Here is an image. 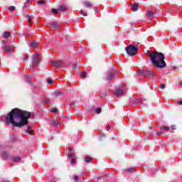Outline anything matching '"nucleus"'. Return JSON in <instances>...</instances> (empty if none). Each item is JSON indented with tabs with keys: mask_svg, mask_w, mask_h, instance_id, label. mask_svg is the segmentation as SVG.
I'll use <instances>...</instances> for the list:
<instances>
[{
	"mask_svg": "<svg viewBox=\"0 0 182 182\" xmlns=\"http://www.w3.org/2000/svg\"><path fill=\"white\" fill-rule=\"evenodd\" d=\"M30 117V112L15 108L6 117V123L7 124H11L14 127L21 128L26 126L29 123L28 120H29Z\"/></svg>",
	"mask_w": 182,
	"mask_h": 182,
	"instance_id": "obj_1",
	"label": "nucleus"
},
{
	"mask_svg": "<svg viewBox=\"0 0 182 182\" xmlns=\"http://www.w3.org/2000/svg\"><path fill=\"white\" fill-rule=\"evenodd\" d=\"M148 56H149L151 62L155 68H158L159 69L166 68V61H164V54L159 52H149Z\"/></svg>",
	"mask_w": 182,
	"mask_h": 182,
	"instance_id": "obj_2",
	"label": "nucleus"
},
{
	"mask_svg": "<svg viewBox=\"0 0 182 182\" xmlns=\"http://www.w3.org/2000/svg\"><path fill=\"white\" fill-rule=\"evenodd\" d=\"M126 52L127 55H129V56H134L136 53H137V51L139 50V48L133 45H130L127 46L126 48Z\"/></svg>",
	"mask_w": 182,
	"mask_h": 182,
	"instance_id": "obj_3",
	"label": "nucleus"
},
{
	"mask_svg": "<svg viewBox=\"0 0 182 182\" xmlns=\"http://www.w3.org/2000/svg\"><path fill=\"white\" fill-rule=\"evenodd\" d=\"M124 92L126 90L124 89V85H122L120 88L114 91L115 96L119 97L120 96H123L124 95Z\"/></svg>",
	"mask_w": 182,
	"mask_h": 182,
	"instance_id": "obj_4",
	"label": "nucleus"
},
{
	"mask_svg": "<svg viewBox=\"0 0 182 182\" xmlns=\"http://www.w3.org/2000/svg\"><path fill=\"white\" fill-rule=\"evenodd\" d=\"M38 64H39V56L35 54L33 56V66H37Z\"/></svg>",
	"mask_w": 182,
	"mask_h": 182,
	"instance_id": "obj_5",
	"label": "nucleus"
},
{
	"mask_svg": "<svg viewBox=\"0 0 182 182\" xmlns=\"http://www.w3.org/2000/svg\"><path fill=\"white\" fill-rule=\"evenodd\" d=\"M166 130V132H168L170 130V128L168 127H163L160 128V132L156 133V136H161V134H164L163 131Z\"/></svg>",
	"mask_w": 182,
	"mask_h": 182,
	"instance_id": "obj_6",
	"label": "nucleus"
},
{
	"mask_svg": "<svg viewBox=\"0 0 182 182\" xmlns=\"http://www.w3.org/2000/svg\"><path fill=\"white\" fill-rule=\"evenodd\" d=\"M48 26H49V28H51L52 29H56L57 28H59L60 26V24L57 23H48Z\"/></svg>",
	"mask_w": 182,
	"mask_h": 182,
	"instance_id": "obj_7",
	"label": "nucleus"
},
{
	"mask_svg": "<svg viewBox=\"0 0 182 182\" xmlns=\"http://www.w3.org/2000/svg\"><path fill=\"white\" fill-rule=\"evenodd\" d=\"M4 50H6V52H11L12 50H14V47L13 46H4Z\"/></svg>",
	"mask_w": 182,
	"mask_h": 182,
	"instance_id": "obj_8",
	"label": "nucleus"
},
{
	"mask_svg": "<svg viewBox=\"0 0 182 182\" xmlns=\"http://www.w3.org/2000/svg\"><path fill=\"white\" fill-rule=\"evenodd\" d=\"M53 66L55 68H60L62 66V62L60 61H54L52 63Z\"/></svg>",
	"mask_w": 182,
	"mask_h": 182,
	"instance_id": "obj_9",
	"label": "nucleus"
},
{
	"mask_svg": "<svg viewBox=\"0 0 182 182\" xmlns=\"http://www.w3.org/2000/svg\"><path fill=\"white\" fill-rule=\"evenodd\" d=\"M26 133H27V134H30L31 136H33V130H32V127H28L26 131Z\"/></svg>",
	"mask_w": 182,
	"mask_h": 182,
	"instance_id": "obj_10",
	"label": "nucleus"
},
{
	"mask_svg": "<svg viewBox=\"0 0 182 182\" xmlns=\"http://www.w3.org/2000/svg\"><path fill=\"white\" fill-rule=\"evenodd\" d=\"M156 14V10L148 11L146 12L147 16H154Z\"/></svg>",
	"mask_w": 182,
	"mask_h": 182,
	"instance_id": "obj_11",
	"label": "nucleus"
},
{
	"mask_svg": "<svg viewBox=\"0 0 182 182\" xmlns=\"http://www.w3.org/2000/svg\"><path fill=\"white\" fill-rule=\"evenodd\" d=\"M9 36H11V33L8 31H4L2 34V38H4V39H6L9 38Z\"/></svg>",
	"mask_w": 182,
	"mask_h": 182,
	"instance_id": "obj_12",
	"label": "nucleus"
},
{
	"mask_svg": "<svg viewBox=\"0 0 182 182\" xmlns=\"http://www.w3.org/2000/svg\"><path fill=\"white\" fill-rule=\"evenodd\" d=\"M114 77V72L109 73L108 75L107 76V79L108 80H112Z\"/></svg>",
	"mask_w": 182,
	"mask_h": 182,
	"instance_id": "obj_13",
	"label": "nucleus"
},
{
	"mask_svg": "<svg viewBox=\"0 0 182 182\" xmlns=\"http://www.w3.org/2000/svg\"><path fill=\"white\" fill-rule=\"evenodd\" d=\"M66 10H68V6L65 5L60 6L58 9V11H66Z\"/></svg>",
	"mask_w": 182,
	"mask_h": 182,
	"instance_id": "obj_14",
	"label": "nucleus"
},
{
	"mask_svg": "<svg viewBox=\"0 0 182 182\" xmlns=\"http://www.w3.org/2000/svg\"><path fill=\"white\" fill-rule=\"evenodd\" d=\"M83 5L85 8H90V6H92V3H90V1H85Z\"/></svg>",
	"mask_w": 182,
	"mask_h": 182,
	"instance_id": "obj_15",
	"label": "nucleus"
},
{
	"mask_svg": "<svg viewBox=\"0 0 182 182\" xmlns=\"http://www.w3.org/2000/svg\"><path fill=\"white\" fill-rule=\"evenodd\" d=\"M137 9H139V5L138 4H134L132 6V11L134 12H136V11H137Z\"/></svg>",
	"mask_w": 182,
	"mask_h": 182,
	"instance_id": "obj_16",
	"label": "nucleus"
},
{
	"mask_svg": "<svg viewBox=\"0 0 182 182\" xmlns=\"http://www.w3.org/2000/svg\"><path fill=\"white\" fill-rule=\"evenodd\" d=\"M30 46L31 48H38V43L35 41H33V42L31 43Z\"/></svg>",
	"mask_w": 182,
	"mask_h": 182,
	"instance_id": "obj_17",
	"label": "nucleus"
},
{
	"mask_svg": "<svg viewBox=\"0 0 182 182\" xmlns=\"http://www.w3.org/2000/svg\"><path fill=\"white\" fill-rule=\"evenodd\" d=\"M125 171H127L128 173H134V168H128Z\"/></svg>",
	"mask_w": 182,
	"mask_h": 182,
	"instance_id": "obj_18",
	"label": "nucleus"
},
{
	"mask_svg": "<svg viewBox=\"0 0 182 182\" xmlns=\"http://www.w3.org/2000/svg\"><path fill=\"white\" fill-rule=\"evenodd\" d=\"M14 161L15 163H19V161H21V157H19V156H15V157L14 158Z\"/></svg>",
	"mask_w": 182,
	"mask_h": 182,
	"instance_id": "obj_19",
	"label": "nucleus"
},
{
	"mask_svg": "<svg viewBox=\"0 0 182 182\" xmlns=\"http://www.w3.org/2000/svg\"><path fill=\"white\" fill-rule=\"evenodd\" d=\"M84 160H85V163H90V161H92V158H90V157H85L84 159Z\"/></svg>",
	"mask_w": 182,
	"mask_h": 182,
	"instance_id": "obj_20",
	"label": "nucleus"
},
{
	"mask_svg": "<svg viewBox=\"0 0 182 182\" xmlns=\"http://www.w3.org/2000/svg\"><path fill=\"white\" fill-rule=\"evenodd\" d=\"M73 178L74 181H76V182L79 181V176H77L76 175H73Z\"/></svg>",
	"mask_w": 182,
	"mask_h": 182,
	"instance_id": "obj_21",
	"label": "nucleus"
},
{
	"mask_svg": "<svg viewBox=\"0 0 182 182\" xmlns=\"http://www.w3.org/2000/svg\"><path fill=\"white\" fill-rule=\"evenodd\" d=\"M9 11H10V12H14V11H15V6H9Z\"/></svg>",
	"mask_w": 182,
	"mask_h": 182,
	"instance_id": "obj_22",
	"label": "nucleus"
},
{
	"mask_svg": "<svg viewBox=\"0 0 182 182\" xmlns=\"http://www.w3.org/2000/svg\"><path fill=\"white\" fill-rule=\"evenodd\" d=\"M2 156L4 157V159H7L8 158V153L4 152L2 154Z\"/></svg>",
	"mask_w": 182,
	"mask_h": 182,
	"instance_id": "obj_23",
	"label": "nucleus"
},
{
	"mask_svg": "<svg viewBox=\"0 0 182 182\" xmlns=\"http://www.w3.org/2000/svg\"><path fill=\"white\" fill-rule=\"evenodd\" d=\"M68 157L70 159H75V154L73 153H70L69 155H68Z\"/></svg>",
	"mask_w": 182,
	"mask_h": 182,
	"instance_id": "obj_24",
	"label": "nucleus"
},
{
	"mask_svg": "<svg viewBox=\"0 0 182 182\" xmlns=\"http://www.w3.org/2000/svg\"><path fill=\"white\" fill-rule=\"evenodd\" d=\"M38 4H39L40 5H44L45 1H44V0H39L38 1Z\"/></svg>",
	"mask_w": 182,
	"mask_h": 182,
	"instance_id": "obj_25",
	"label": "nucleus"
},
{
	"mask_svg": "<svg viewBox=\"0 0 182 182\" xmlns=\"http://www.w3.org/2000/svg\"><path fill=\"white\" fill-rule=\"evenodd\" d=\"M58 9H53V10H52V13L55 15V14H58Z\"/></svg>",
	"mask_w": 182,
	"mask_h": 182,
	"instance_id": "obj_26",
	"label": "nucleus"
},
{
	"mask_svg": "<svg viewBox=\"0 0 182 182\" xmlns=\"http://www.w3.org/2000/svg\"><path fill=\"white\" fill-rule=\"evenodd\" d=\"M80 13L81 15H83V16H87V14L83 12L82 10H80Z\"/></svg>",
	"mask_w": 182,
	"mask_h": 182,
	"instance_id": "obj_27",
	"label": "nucleus"
},
{
	"mask_svg": "<svg viewBox=\"0 0 182 182\" xmlns=\"http://www.w3.org/2000/svg\"><path fill=\"white\" fill-rule=\"evenodd\" d=\"M71 164H76V160L75 159V158L71 159Z\"/></svg>",
	"mask_w": 182,
	"mask_h": 182,
	"instance_id": "obj_28",
	"label": "nucleus"
},
{
	"mask_svg": "<svg viewBox=\"0 0 182 182\" xmlns=\"http://www.w3.org/2000/svg\"><path fill=\"white\" fill-rule=\"evenodd\" d=\"M100 112H102V108H97L96 109V113L99 114V113H100Z\"/></svg>",
	"mask_w": 182,
	"mask_h": 182,
	"instance_id": "obj_29",
	"label": "nucleus"
},
{
	"mask_svg": "<svg viewBox=\"0 0 182 182\" xmlns=\"http://www.w3.org/2000/svg\"><path fill=\"white\" fill-rule=\"evenodd\" d=\"M81 77H83V79H84V77H86V73L82 72V73H81Z\"/></svg>",
	"mask_w": 182,
	"mask_h": 182,
	"instance_id": "obj_30",
	"label": "nucleus"
},
{
	"mask_svg": "<svg viewBox=\"0 0 182 182\" xmlns=\"http://www.w3.org/2000/svg\"><path fill=\"white\" fill-rule=\"evenodd\" d=\"M47 82H48V85H52L53 83V80H47Z\"/></svg>",
	"mask_w": 182,
	"mask_h": 182,
	"instance_id": "obj_31",
	"label": "nucleus"
},
{
	"mask_svg": "<svg viewBox=\"0 0 182 182\" xmlns=\"http://www.w3.org/2000/svg\"><path fill=\"white\" fill-rule=\"evenodd\" d=\"M147 75H149V76H153L154 73L151 71H148Z\"/></svg>",
	"mask_w": 182,
	"mask_h": 182,
	"instance_id": "obj_32",
	"label": "nucleus"
},
{
	"mask_svg": "<svg viewBox=\"0 0 182 182\" xmlns=\"http://www.w3.org/2000/svg\"><path fill=\"white\" fill-rule=\"evenodd\" d=\"M161 89H166V85L164 84H162L160 85Z\"/></svg>",
	"mask_w": 182,
	"mask_h": 182,
	"instance_id": "obj_33",
	"label": "nucleus"
},
{
	"mask_svg": "<svg viewBox=\"0 0 182 182\" xmlns=\"http://www.w3.org/2000/svg\"><path fill=\"white\" fill-rule=\"evenodd\" d=\"M27 19H28V22H31V21H32V19L31 18V16H28Z\"/></svg>",
	"mask_w": 182,
	"mask_h": 182,
	"instance_id": "obj_34",
	"label": "nucleus"
},
{
	"mask_svg": "<svg viewBox=\"0 0 182 182\" xmlns=\"http://www.w3.org/2000/svg\"><path fill=\"white\" fill-rule=\"evenodd\" d=\"M52 113H56V112H58V109H53L51 110Z\"/></svg>",
	"mask_w": 182,
	"mask_h": 182,
	"instance_id": "obj_35",
	"label": "nucleus"
},
{
	"mask_svg": "<svg viewBox=\"0 0 182 182\" xmlns=\"http://www.w3.org/2000/svg\"><path fill=\"white\" fill-rule=\"evenodd\" d=\"M177 103H178V105H182V100L181 101H178Z\"/></svg>",
	"mask_w": 182,
	"mask_h": 182,
	"instance_id": "obj_36",
	"label": "nucleus"
},
{
	"mask_svg": "<svg viewBox=\"0 0 182 182\" xmlns=\"http://www.w3.org/2000/svg\"><path fill=\"white\" fill-rule=\"evenodd\" d=\"M171 129H172V130H176V126H172Z\"/></svg>",
	"mask_w": 182,
	"mask_h": 182,
	"instance_id": "obj_37",
	"label": "nucleus"
},
{
	"mask_svg": "<svg viewBox=\"0 0 182 182\" xmlns=\"http://www.w3.org/2000/svg\"><path fill=\"white\" fill-rule=\"evenodd\" d=\"M68 150H69V151H73V149H72V148H68Z\"/></svg>",
	"mask_w": 182,
	"mask_h": 182,
	"instance_id": "obj_38",
	"label": "nucleus"
},
{
	"mask_svg": "<svg viewBox=\"0 0 182 182\" xmlns=\"http://www.w3.org/2000/svg\"><path fill=\"white\" fill-rule=\"evenodd\" d=\"M2 43H6V41H3Z\"/></svg>",
	"mask_w": 182,
	"mask_h": 182,
	"instance_id": "obj_39",
	"label": "nucleus"
},
{
	"mask_svg": "<svg viewBox=\"0 0 182 182\" xmlns=\"http://www.w3.org/2000/svg\"><path fill=\"white\" fill-rule=\"evenodd\" d=\"M73 68H76V64H74Z\"/></svg>",
	"mask_w": 182,
	"mask_h": 182,
	"instance_id": "obj_40",
	"label": "nucleus"
},
{
	"mask_svg": "<svg viewBox=\"0 0 182 182\" xmlns=\"http://www.w3.org/2000/svg\"><path fill=\"white\" fill-rule=\"evenodd\" d=\"M101 136H102V137H105V134H101Z\"/></svg>",
	"mask_w": 182,
	"mask_h": 182,
	"instance_id": "obj_41",
	"label": "nucleus"
},
{
	"mask_svg": "<svg viewBox=\"0 0 182 182\" xmlns=\"http://www.w3.org/2000/svg\"><path fill=\"white\" fill-rule=\"evenodd\" d=\"M46 102H48V100H46Z\"/></svg>",
	"mask_w": 182,
	"mask_h": 182,
	"instance_id": "obj_42",
	"label": "nucleus"
}]
</instances>
